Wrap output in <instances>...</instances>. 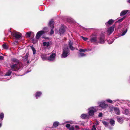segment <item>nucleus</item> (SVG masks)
Returning a JSON list of instances; mask_svg holds the SVG:
<instances>
[{
    "label": "nucleus",
    "instance_id": "obj_1",
    "mask_svg": "<svg viewBox=\"0 0 130 130\" xmlns=\"http://www.w3.org/2000/svg\"><path fill=\"white\" fill-rule=\"evenodd\" d=\"M22 65L19 64H15L10 65V67L12 70L16 71L18 70L21 68Z\"/></svg>",
    "mask_w": 130,
    "mask_h": 130
},
{
    "label": "nucleus",
    "instance_id": "obj_3",
    "mask_svg": "<svg viewBox=\"0 0 130 130\" xmlns=\"http://www.w3.org/2000/svg\"><path fill=\"white\" fill-rule=\"evenodd\" d=\"M69 53V49L68 47L64 48L63 49V53L62 55V57L63 58L66 57L68 55V54Z\"/></svg>",
    "mask_w": 130,
    "mask_h": 130
},
{
    "label": "nucleus",
    "instance_id": "obj_39",
    "mask_svg": "<svg viewBox=\"0 0 130 130\" xmlns=\"http://www.w3.org/2000/svg\"><path fill=\"white\" fill-rule=\"evenodd\" d=\"M53 28H52V29L51 30V32H50V34L51 35L53 34H54V31L53 30Z\"/></svg>",
    "mask_w": 130,
    "mask_h": 130
},
{
    "label": "nucleus",
    "instance_id": "obj_6",
    "mask_svg": "<svg viewBox=\"0 0 130 130\" xmlns=\"http://www.w3.org/2000/svg\"><path fill=\"white\" fill-rule=\"evenodd\" d=\"M56 54L55 53H52L49 57H48V60L52 61L55 59Z\"/></svg>",
    "mask_w": 130,
    "mask_h": 130
},
{
    "label": "nucleus",
    "instance_id": "obj_19",
    "mask_svg": "<svg viewBox=\"0 0 130 130\" xmlns=\"http://www.w3.org/2000/svg\"><path fill=\"white\" fill-rule=\"evenodd\" d=\"M90 41L92 42H97L96 38V37H92L91 38Z\"/></svg>",
    "mask_w": 130,
    "mask_h": 130
},
{
    "label": "nucleus",
    "instance_id": "obj_7",
    "mask_svg": "<svg viewBox=\"0 0 130 130\" xmlns=\"http://www.w3.org/2000/svg\"><path fill=\"white\" fill-rule=\"evenodd\" d=\"M44 34V31L41 30L38 32L36 35V38L37 39H38L42 35Z\"/></svg>",
    "mask_w": 130,
    "mask_h": 130
},
{
    "label": "nucleus",
    "instance_id": "obj_48",
    "mask_svg": "<svg viewBox=\"0 0 130 130\" xmlns=\"http://www.w3.org/2000/svg\"><path fill=\"white\" fill-rule=\"evenodd\" d=\"M27 63H29V61H28L27 62Z\"/></svg>",
    "mask_w": 130,
    "mask_h": 130
},
{
    "label": "nucleus",
    "instance_id": "obj_15",
    "mask_svg": "<svg viewBox=\"0 0 130 130\" xmlns=\"http://www.w3.org/2000/svg\"><path fill=\"white\" fill-rule=\"evenodd\" d=\"M12 60L13 62L16 63V64H19L21 65H22V63L19 62V60L15 58H12Z\"/></svg>",
    "mask_w": 130,
    "mask_h": 130
},
{
    "label": "nucleus",
    "instance_id": "obj_47",
    "mask_svg": "<svg viewBox=\"0 0 130 130\" xmlns=\"http://www.w3.org/2000/svg\"><path fill=\"white\" fill-rule=\"evenodd\" d=\"M2 126V124L0 123V127L1 126Z\"/></svg>",
    "mask_w": 130,
    "mask_h": 130
},
{
    "label": "nucleus",
    "instance_id": "obj_40",
    "mask_svg": "<svg viewBox=\"0 0 130 130\" xmlns=\"http://www.w3.org/2000/svg\"><path fill=\"white\" fill-rule=\"evenodd\" d=\"M96 128L95 125H93L91 130H96Z\"/></svg>",
    "mask_w": 130,
    "mask_h": 130
},
{
    "label": "nucleus",
    "instance_id": "obj_42",
    "mask_svg": "<svg viewBox=\"0 0 130 130\" xmlns=\"http://www.w3.org/2000/svg\"><path fill=\"white\" fill-rule=\"evenodd\" d=\"M102 113L101 112L98 115L99 117H101L102 116Z\"/></svg>",
    "mask_w": 130,
    "mask_h": 130
},
{
    "label": "nucleus",
    "instance_id": "obj_38",
    "mask_svg": "<svg viewBox=\"0 0 130 130\" xmlns=\"http://www.w3.org/2000/svg\"><path fill=\"white\" fill-rule=\"evenodd\" d=\"M106 101L109 103H112V100H111L109 99H108Z\"/></svg>",
    "mask_w": 130,
    "mask_h": 130
},
{
    "label": "nucleus",
    "instance_id": "obj_14",
    "mask_svg": "<svg viewBox=\"0 0 130 130\" xmlns=\"http://www.w3.org/2000/svg\"><path fill=\"white\" fill-rule=\"evenodd\" d=\"M73 44V42H72L70 40L69 41V47L70 49L72 50H74L75 49V48L73 47L72 46V45Z\"/></svg>",
    "mask_w": 130,
    "mask_h": 130
},
{
    "label": "nucleus",
    "instance_id": "obj_24",
    "mask_svg": "<svg viewBox=\"0 0 130 130\" xmlns=\"http://www.w3.org/2000/svg\"><path fill=\"white\" fill-rule=\"evenodd\" d=\"M117 121L120 123H122L123 122L122 119L119 118H117Z\"/></svg>",
    "mask_w": 130,
    "mask_h": 130
},
{
    "label": "nucleus",
    "instance_id": "obj_5",
    "mask_svg": "<svg viewBox=\"0 0 130 130\" xmlns=\"http://www.w3.org/2000/svg\"><path fill=\"white\" fill-rule=\"evenodd\" d=\"M115 25H113L112 26L108 28L107 29V33L108 35L111 34L114 31Z\"/></svg>",
    "mask_w": 130,
    "mask_h": 130
},
{
    "label": "nucleus",
    "instance_id": "obj_28",
    "mask_svg": "<svg viewBox=\"0 0 130 130\" xmlns=\"http://www.w3.org/2000/svg\"><path fill=\"white\" fill-rule=\"evenodd\" d=\"M86 56V54H84L83 53H80L79 55V56L80 57H83Z\"/></svg>",
    "mask_w": 130,
    "mask_h": 130
},
{
    "label": "nucleus",
    "instance_id": "obj_11",
    "mask_svg": "<svg viewBox=\"0 0 130 130\" xmlns=\"http://www.w3.org/2000/svg\"><path fill=\"white\" fill-rule=\"evenodd\" d=\"M54 22L53 20H51L49 22L48 24V25L51 28H54Z\"/></svg>",
    "mask_w": 130,
    "mask_h": 130
},
{
    "label": "nucleus",
    "instance_id": "obj_27",
    "mask_svg": "<svg viewBox=\"0 0 130 130\" xmlns=\"http://www.w3.org/2000/svg\"><path fill=\"white\" fill-rule=\"evenodd\" d=\"M4 115L3 113H2L0 115V118L2 120H3V119Z\"/></svg>",
    "mask_w": 130,
    "mask_h": 130
},
{
    "label": "nucleus",
    "instance_id": "obj_41",
    "mask_svg": "<svg viewBox=\"0 0 130 130\" xmlns=\"http://www.w3.org/2000/svg\"><path fill=\"white\" fill-rule=\"evenodd\" d=\"M103 123L106 126L108 124V123L107 122L105 121L103 122Z\"/></svg>",
    "mask_w": 130,
    "mask_h": 130
},
{
    "label": "nucleus",
    "instance_id": "obj_21",
    "mask_svg": "<svg viewBox=\"0 0 130 130\" xmlns=\"http://www.w3.org/2000/svg\"><path fill=\"white\" fill-rule=\"evenodd\" d=\"M87 114H82L81 116V117L83 119H86L87 118Z\"/></svg>",
    "mask_w": 130,
    "mask_h": 130
},
{
    "label": "nucleus",
    "instance_id": "obj_33",
    "mask_svg": "<svg viewBox=\"0 0 130 130\" xmlns=\"http://www.w3.org/2000/svg\"><path fill=\"white\" fill-rule=\"evenodd\" d=\"M127 29H126L125 31H124L123 32V33L122 34L121 36H123L124 35H125V34L127 32Z\"/></svg>",
    "mask_w": 130,
    "mask_h": 130
},
{
    "label": "nucleus",
    "instance_id": "obj_23",
    "mask_svg": "<svg viewBox=\"0 0 130 130\" xmlns=\"http://www.w3.org/2000/svg\"><path fill=\"white\" fill-rule=\"evenodd\" d=\"M11 71L10 70L8 71L6 74L5 75L6 76H10L11 73Z\"/></svg>",
    "mask_w": 130,
    "mask_h": 130
},
{
    "label": "nucleus",
    "instance_id": "obj_20",
    "mask_svg": "<svg viewBox=\"0 0 130 130\" xmlns=\"http://www.w3.org/2000/svg\"><path fill=\"white\" fill-rule=\"evenodd\" d=\"M42 94L41 93V92H38L36 93V97L37 99L38 98V97H39Z\"/></svg>",
    "mask_w": 130,
    "mask_h": 130
},
{
    "label": "nucleus",
    "instance_id": "obj_29",
    "mask_svg": "<svg viewBox=\"0 0 130 130\" xmlns=\"http://www.w3.org/2000/svg\"><path fill=\"white\" fill-rule=\"evenodd\" d=\"M31 34V32H27L26 33V35L27 36V37H28L29 38L30 37V36Z\"/></svg>",
    "mask_w": 130,
    "mask_h": 130
},
{
    "label": "nucleus",
    "instance_id": "obj_8",
    "mask_svg": "<svg viewBox=\"0 0 130 130\" xmlns=\"http://www.w3.org/2000/svg\"><path fill=\"white\" fill-rule=\"evenodd\" d=\"M51 45V43L49 42H44L43 43L42 45L44 47L47 48H49V46Z\"/></svg>",
    "mask_w": 130,
    "mask_h": 130
},
{
    "label": "nucleus",
    "instance_id": "obj_4",
    "mask_svg": "<svg viewBox=\"0 0 130 130\" xmlns=\"http://www.w3.org/2000/svg\"><path fill=\"white\" fill-rule=\"evenodd\" d=\"M89 115L90 116H92L93 115L94 112L96 111V107H91L89 109Z\"/></svg>",
    "mask_w": 130,
    "mask_h": 130
},
{
    "label": "nucleus",
    "instance_id": "obj_43",
    "mask_svg": "<svg viewBox=\"0 0 130 130\" xmlns=\"http://www.w3.org/2000/svg\"><path fill=\"white\" fill-rule=\"evenodd\" d=\"M70 125L69 124H67L66 125V127L69 128H70Z\"/></svg>",
    "mask_w": 130,
    "mask_h": 130
},
{
    "label": "nucleus",
    "instance_id": "obj_10",
    "mask_svg": "<svg viewBox=\"0 0 130 130\" xmlns=\"http://www.w3.org/2000/svg\"><path fill=\"white\" fill-rule=\"evenodd\" d=\"M105 37L104 35L101 36L100 38V42L101 43H103L104 42Z\"/></svg>",
    "mask_w": 130,
    "mask_h": 130
},
{
    "label": "nucleus",
    "instance_id": "obj_44",
    "mask_svg": "<svg viewBox=\"0 0 130 130\" xmlns=\"http://www.w3.org/2000/svg\"><path fill=\"white\" fill-rule=\"evenodd\" d=\"M3 57L2 56H0V60L3 59Z\"/></svg>",
    "mask_w": 130,
    "mask_h": 130
},
{
    "label": "nucleus",
    "instance_id": "obj_46",
    "mask_svg": "<svg viewBox=\"0 0 130 130\" xmlns=\"http://www.w3.org/2000/svg\"><path fill=\"white\" fill-rule=\"evenodd\" d=\"M127 2H128L129 3H130V0H128L127 1Z\"/></svg>",
    "mask_w": 130,
    "mask_h": 130
},
{
    "label": "nucleus",
    "instance_id": "obj_37",
    "mask_svg": "<svg viewBox=\"0 0 130 130\" xmlns=\"http://www.w3.org/2000/svg\"><path fill=\"white\" fill-rule=\"evenodd\" d=\"M3 48L4 49H6L7 48V45L5 44H3Z\"/></svg>",
    "mask_w": 130,
    "mask_h": 130
},
{
    "label": "nucleus",
    "instance_id": "obj_12",
    "mask_svg": "<svg viewBox=\"0 0 130 130\" xmlns=\"http://www.w3.org/2000/svg\"><path fill=\"white\" fill-rule=\"evenodd\" d=\"M65 31V29L64 27H61L59 29V32L60 35H61L63 34Z\"/></svg>",
    "mask_w": 130,
    "mask_h": 130
},
{
    "label": "nucleus",
    "instance_id": "obj_36",
    "mask_svg": "<svg viewBox=\"0 0 130 130\" xmlns=\"http://www.w3.org/2000/svg\"><path fill=\"white\" fill-rule=\"evenodd\" d=\"M74 127L73 126H72L69 128V129L70 130H74Z\"/></svg>",
    "mask_w": 130,
    "mask_h": 130
},
{
    "label": "nucleus",
    "instance_id": "obj_16",
    "mask_svg": "<svg viewBox=\"0 0 130 130\" xmlns=\"http://www.w3.org/2000/svg\"><path fill=\"white\" fill-rule=\"evenodd\" d=\"M41 57L43 60H48V57H47L46 55L42 54L41 55Z\"/></svg>",
    "mask_w": 130,
    "mask_h": 130
},
{
    "label": "nucleus",
    "instance_id": "obj_31",
    "mask_svg": "<svg viewBox=\"0 0 130 130\" xmlns=\"http://www.w3.org/2000/svg\"><path fill=\"white\" fill-rule=\"evenodd\" d=\"M33 51V54H35L36 53V50L33 47H31Z\"/></svg>",
    "mask_w": 130,
    "mask_h": 130
},
{
    "label": "nucleus",
    "instance_id": "obj_34",
    "mask_svg": "<svg viewBox=\"0 0 130 130\" xmlns=\"http://www.w3.org/2000/svg\"><path fill=\"white\" fill-rule=\"evenodd\" d=\"M81 37L84 40V41H86L87 39H88V38H86V37H85L83 36H81Z\"/></svg>",
    "mask_w": 130,
    "mask_h": 130
},
{
    "label": "nucleus",
    "instance_id": "obj_9",
    "mask_svg": "<svg viewBox=\"0 0 130 130\" xmlns=\"http://www.w3.org/2000/svg\"><path fill=\"white\" fill-rule=\"evenodd\" d=\"M99 106L103 109L106 108L108 107V105L104 102H101L99 104Z\"/></svg>",
    "mask_w": 130,
    "mask_h": 130
},
{
    "label": "nucleus",
    "instance_id": "obj_18",
    "mask_svg": "<svg viewBox=\"0 0 130 130\" xmlns=\"http://www.w3.org/2000/svg\"><path fill=\"white\" fill-rule=\"evenodd\" d=\"M128 10H123L122 11L120 14V16L124 15L126 14L128 12Z\"/></svg>",
    "mask_w": 130,
    "mask_h": 130
},
{
    "label": "nucleus",
    "instance_id": "obj_49",
    "mask_svg": "<svg viewBox=\"0 0 130 130\" xmlns=\"http://www.w3.org/2000/svg\"><path fill=\"white\" fill-rule=\"evenodd\" d=\"M112 42H111V43H109V44H111L112 43Z\"/></svg>",
    "mask_w": 130,
    "mask_h": 130
},
{
    "label": "nucleus",
    "instance_id": "obj_2",
    "mask_svg": "<svg viewBox=\"0 0 130 130\" xmlns=\"http://www.w3.org/2000/svg\"><path fill=\"white\" fill-rule=\"evenodd\" d=\"M9 33L13 37H15L17 39L20 38L21 37V34L18 32L16 31H14L12 32L11 31H9Z\"/></svg>",
    "mask_w": 130,
    "mask_h": 130
},
{
    "label": "nucleus",
    "instance_id": "obj_13",
    "mask_svg": "<svg viewBox=\"0 0 130 130\" xmlns=\"http://www.w3.org/2000/svg\"><path fill=\"white\" fill-rule=\"evenodd\" d=\"M114 22V21L112 19H110L109 21L105 23V25L107 27H108L109 25H111Z\"/></svg>",
    "mask_w": 130,
    "mask_h": 130
},
{
    "label": "nucleus",
    "instance_id": "obj_32",
    "mask_svg": "<svg viewBox=\"0 0 130 130\" xmlns=\"http://www.w3.org/2000/svg\"><path fill=\"white\" fill-rule=\"evenodd\" d=\"M125 18V17H124L122 18H121L118 20V22H122Z\"/></svg>",
    "mask_w": 130,
    "mask_h": 130
},
{
    "label": "nucleus",
    "instance_id": "obj_17",
    "mask_svg": "<svg viewBox=\"0 0 130 130\" xmlns=\"http://www.w3.org/2000/svg\"><path fill=\"white\" fill-rule=\"evenodd\" d=\"M115 113L117 115H119L120 114V111L119 109L117 108H115L114 109Z\"/></svg>",
    "mask_w": 130,
    "mask_h": 130
},
{
    "label": "nucleus",
    "instance_id": "obj_45",
    "mask_svg": "<svg viewBox=\"0 0 130 130\" xmlns=\"http://www.w3.org/2000/svg\"><path fill=\"white\" fill-rule=\"evenodd\" d=\"M75 127L76 128V129H78L79 128V127L77 125H76L75 126Z\"/></svg>",
    "mask_w": 130,
    "mask_h": 130
},
{
    "label": "nucleus",
    "instance_id": "obj_22",
    "mask_svg": "<svg viewBox=\"0 0 130 130\" xmlns=\"http://www.w3.org/2000/svg\"><path fill=\"white\" fill-rule=\"evenodd\" d=\"M29 56V54L28 53H26V55L24 57V59L25 61H26L28 57Z\"/></svg>",
    "mask_w": 130,
    "mask_h": 130
},
{
    "label": "nucleus",
    "instance_id": "obj_30",
    "mask_svg": "<svg viewBox=\"0 0 130 130\" xmlns=\"http://www.w3.org/2000/svg\"><path fill=\"white\" fill-rule=\"evenodd\" d=\"M87 51V50L85 49H80L79 50V51L80 52H85Z\"/></svg>",
    "mask_w": 130,
    "mask_h": 130
},
{
    "label": "nucleus",
    "instance_id": "obj_26",
    "mask_svg": "<svg viewBox=\"0 0 130 130\" xmlns=\"http://www.w3.org/2000/svg\"><path fill=\"white\" fill-rule=\"evenodd\" d=\"M115 121L114 120L112 119L110 120V123L111 125H113L115 124Z\"/></svg>",
    "mask_w": 130,
    "mask_h": 130
},
{
    "label": "nucleus",
    "instance_id": "obj_35",
    "mask_svg": "<svg viewBox=\"0 0 130 130\" xmlns=\"http://www.w3.org/2000/svg\"><path fill=\"white\" fill-rule=\"evenodd\" d=\"M129 113L128 110L127 109H126L125 110L124 114H127Z\"/></svg>",
    "mask_w": 130,
    "mask_h": 130
},
{
    "label": "nucleus",
    "instance_id": "obj_25",
    "mask_svg": "<svg viewBox=\"0 0 130 130\" xmlns=\"http://www.w3.org/2000/svg\"><path fill=\"white\" fill-rule=\"evenodd\" d=\"M59 123L58 122H54L53 123V125L55 127H56L59 125Z\"/></svg>",
    "mask_w": 130,
    "mask_h": 130
}]
</instances>
